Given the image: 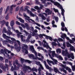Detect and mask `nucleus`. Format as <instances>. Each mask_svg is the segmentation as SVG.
<instances>
[{"label": "nucleus", "instance_id": "27", "mask_svg": "<svg viewBox=\"0 0 75 75\" xmlns=\"http://www.w3.org/2000/svg\"><path fill=\"white\" fill-rule=\"evenodd\" d=\"M6 51V49L3 50V49H1V52L2 54H3L4 52Z\"/></svg>", "mask_w": 75, "mask_h": 75}, {"label": "nucleus", "instance_id": "58", "mask_svg": "<svg viewBox=\"0 0 75 75\" xmlns=\"http://www.w3.org/2000/svg\"><path fill=\"white\" fill-rule=\"evenodd\" d=\"M16 42H17L18 45H19V46H20V45H21L20 44V41L18 40H17Z\"/></svg>", "mask_w": 75, "mask_h": 75}, {"label": "nucleus", "instance_id": "2", "mask_svg": "<svg viewBox=\"0 0 75 75\" xmlns=\"http://www.w3.org/2000/svg\"><path fill=\"white\" fill-rule=\"evenodd\" d=\"M5 66H4L3 64H1L0 65V67H1V68L5 72L6 71V69L7 68V70L8 71V65L7 64H5Z\"/></svg>", "mask_w": 75, "mask_h": 75}, {"label": "nucleus", "instance_id": "23", "mask_svg": "<svg viewBox=\"0 0 75 75\" xmlns=\"http://www.w3.org/2000/svg\"><path fill=\"white\" fill-rule=\"evenodd\" d=\"M18 19L21 22V23H24V20L22 19V18H18Z\"/></svg>", "mask_w": 75, "mask_h": 75}, {"label": "nucleus", "instance_id": "57", "mask_svg": "<svg viewBox=\"0 0 75 75\" xmlns=\"http://www.w3.org/2000/svg\"><path fill=\"white\" fill-rule=\"evenodd\" d=\"M42 1V3L43 4H45V1L44 0H40Z\"/></svg>", "mask_w": 75, "mask_h": 75}, {"label": "nucleus", "instance_id": "11", "mask_svg": "<svg viewBox=\"0 0 75 75\" xmlns=\"http://www.w3.org/2000/svg\"><path fill=\"white\" fill-rule=\"evenodd\" d=\"M67 47H70V50L72 51H73L74 49V46H72L71 44L69 43L67 45Z\"/></svg>", "mask_w": 75, "mask_h": 75}, {"label": "nucleus", "instance_id": "49", "mask_svg": "<svg viewBox=\"0 0 75 75\" xmlns=\"http://www.w3.org/2000/svg\"><path fill=\"white\" fill-rule=\"evenodd\" d=\"M34 8L36 10H38L40 8L38 6H35L34 7Z\"/></svg>", "mask_w": 75, "mask_h": 75}, {"label": "nucleus", "instance_id": "3", "mask_svg": "<svg viewBox=\"0 0 75 75\" xmlns=\"http://www.w3.org/2000/svg\"><path fill=\"white\" fill-rule=\"evenodd\" d=\"M23 72H24L25 73L27 72V70L29 69L30 70H31V68L29 66H27L25 65V64H24L23 66Z\"/></svg>", "mask_w": 75, "mask_h": 75}, {"label": "nucleus", "instance_id": "63", "mask_svg": "<svg viewBox=\"0 0 75 75\" xmlns=\"http://www.w3.org/2000/svg\"><path fill=\"white\" fill-rule=\"evenodd\" d=\"M52 14V11H50L48 12V15H50V14Z\"/></svg>", "mask_w": 75, "mask_h": 75}, {"label": "nucleus", "instance_id": "44", "mask_svg": "<svg viewBox=\"0 0 75 75\" xmlns=\"http://www.w3.org/2000/svg\"><path fill=\"white\" fill-rule=\"evenodd\" d=\"M61 66L63 68H64V69H65L67 66V65L66 64L64 65L62 64Z\"/></svg>", "mask_w": 75, "mask_h": 75}, {"label": "nucleus", "instance_id": "4", "mask_svg": "<svg viewBox=\"0 0 75 75\" xmlns=\"http://www.w3.org/2000/svg\"><path fill=\"white\" fill-rule=\"evenodd\" d=\"M22 49L23 51H25V53L27 54L28 53V46L26 45H24L23 47H22Z\"/></svg>", "mask_w": 75, "mask_h": 75}, {"label": "nucleus", "instance_id": "13", "mask_svg": "<svg viewBox=\"0 0 75 75\" xmlns=\"http://www.w3.org/2000/svg\"><path fill=\"white\" fill-rule=\"evenodd\" d=\"M54 6H57L58 7L60 8L62 6L59 3L57 2H54Z\"/></svg>", "mask_w": 75, "mask_h": 75}, {"label": "nucleus", "instance_id": "21", "mask_svg": "<svg viewBox=\"0 0 75 75\" xmlns=\"http://www.w3.org/2000/svg\"><path fill=\"white\" fill-rule=\"evenodd\" d=\"M47 62H48V64H49L50 66H51L52 65L50 63H52L53 62V61H50L48 59L47 60Z\"/></svg>", "mask_w": 75, "mask_h": 75}, {"label": "nucleus", "instance_id": "30", "mask_svg": "<svg viewBox=\"0 0 75 75\" xmlns=\"http://www.w3.org/2000/svg\"><path fill=\"white\" fill-rule=\"evenodd\" d=\"M63 46L64 47H62L61 48H62V49H63V50H65V47H66L65 43H63Z\"/></svg>", "mask_w": 75, "mask_h": 75}, {"label": "nucleus", "instance_id": "10", "mask_svg": "<svg viewBox=\"0 0 75 75\" xmlns=\"http://www.w3.org/2000/svg\"><path fill=\"white\" fill-rule=\"evenodd\" d=\"M43 42H44V43L42 44V45H43V47H48V48H50V50H52V48H50V46H48V45H47V42H46V41L45 40H44L43 41Z\"/></svg>", "mask_w": 75, "mask_h": 75}, {"label": "nucleus", "instance_id": "61", "mask_svg": "<svg viewBox=\"0 0 75 75\" xmlns=\"http://www.w3.org/2000/svg\"><path fill=\"white\" fill-rule=\"evenodd\" d=\"M58 40L59 41H63V39L61 38H59L58 39Z\"/></svg>", "mask_w": 75, "mask_h": 75}, {"label": "nucleus", "instance_id": "35", "mask_svg": "<svg viewBox=\"0 0 75 75\" xmlns=\"http://www.w3.org/2000/svg\"><path fill=\"white\" fill-rule=\"evenodd\" d=\"M54 71L55 73H57V72H59V71H58V70L57 68H54Z\"/></svg>", "mask_w": 75, "mask_h": 75}, {"label": "nucleus", "instance_id": "19", "mask_svg": "<svg viewBox=\"0 0 75 75\" xmlns=\"http://www.w3.org/2000/svg\"><path fill=\"white\" fill-rule=\"evenodd\" d=\"M0 23H1V24L2 25H3L5 24L6 23V21L4 20H3L2 21H1L0 22Z\"/></svg>", "mask_w": 75, "mask_h": 75}, {"label": "nucleus", "instance_id": "12", "mask_svg": "<svg viewBox=\"0 0 75 75\" xmlns=\"http://www.w3.org/2000/svg\"><path fill=\"white\" fill-rule=\"evenodd\" d=\"M35 63L37 65H39V66H40V67L42 69H44V68L42 67V66L41 64H40V62H36Z\"/></svg>", "mask_w": 75, "mask_h": 75}, {"label": "nucleus", "instance_id": "7", "mask_svg": "<svg viewBox=\"0 0 75 75\" xmlns=\"http://www.w3.org/2000/svg\"><path fill=\"white\" fill-rule=\"evenodd\" d=\"M44 63L46 68L47 69H49L50 71H53V69H52L51 67H50L48 65H47V63L46 62V61H44Z\"/></svg>", "mask_w": 75, "mask_h": 75}, {"label": "nucleus", "instance_id": "29", "mask_svg": "<svg viewBox=\"0 0 75 75\" xmlns=\"http://www.w3.org/2000/svg\"><path fill=\"white\" fill-rule=\"evenodd\" d=\"M52 45L54 46H57V43L54 42H52Z\"/></svg>", "mask_w": 75, "mask_h": 75}, {"label": "nucleus", "instance_id": "42", "mask_svg": "<svg viewBox=\"0 0 75 75\" xmlns=\"http://www.w3.org/2000/svg\"><path fill=\"white\" fill-rule=\"evenodd\" d=\"M32 71H37V69L35 68H33L32 69Z\"/></svg>", "mask_w": 75, "mask_h": 75}, {"label": "nucleus", "instance_id": "36", "mask_svg": "<svg viewBox=\"0 0 75 75\" xmlns=\"http://www.w3.org/2000/svg\"><path fill=\"white\" fill-rule=\"evenodd\" d=\"M69 54V53L68 52V50L66 49L65 50V55H68Z\"/></svg>", "mask_w": 75, "mask_h": 75}, {"label": "nucleus", "instance_id": "56", "mask_svg": "<svg viewBox=\"0 0 75 75\" xmlns=\"http://www.w3.org/2000/svg\"><path fill=\"white\" fill-rule=\"evenodd\" d=\"M39 38H42L43 37V36H42V34H40V35H38Z\"/></svg>", "mask_w": 75, "mask_h": 75}, {"label": "nucleus", "instance_id": "26", "mask_svg": "<svg viewBox=\"0 0 75 75\" xmlns=\"http://www.w3.org/2000/svg\"><path fill=\"white\" fill-rule=\"evenodd\" d=\"M35 60H37V59H38L39 61H42V59L40 57H35Z\"/></svg>", "mask_w": 75, "mask_h": 75}, {"label": "nucleus", "instance_id": "20", "mask_svg": "<svg viewBox=\"0 0 75 75\" xmlns=\"http://www.w3.org/2000/svg\"><path fill=\"white\" fill-rule=\"evenodd\" d=\"M14 20L11 21L10 23V25L11 27H13L14 25Z\"/></svg>", "mask_w": 75, "mask_h": 75}, {"label": "nucleus", "instance_id": "28", "mask_svg": "<svg viewBox=\"0 0 75 75\" xmlns=\"http://www.w3.org/2000/svg\"><path fill=\"white\" fill-rule=\"evenodd\" d=\"M25 60L24 59L21 58V62L22 63V64H23L24 62H25Z\"/></svg>", "mask_w": 75, "mask_h": 75}, {"label": "nucleus", "instance_id": "24", "mask_svg": "<svg viewBox=\"0 0 75 75\" xmlns=\"http://www.w3.org/2000/svg\"><path fill=\"white\" fill-rule=\"evenodd\" d=\"M10 7L9 6H8L6 9V11L5 12V14H7V12L8 11Z\"/></svg>", "mask_w": 75, "mask_h": 75}, {"label": "nucleus", "instance_id": "22", "mask_svg": "<svg viewBox=\"0 0 75 75\" xmlns=\"http://www.w3.org/2000/svg\"><path fill=\"white\" fill-rule=\"evenodd\" d=\"M5 42L6 44V45H7V46H8V47H10V45L8 44V43H9V42H8V41H7V40H5Z\"/></svg>", "mask_w": 75, "mask_h": 75}, {"label": "nucleus", "instance_id": "62", "mask_svg": "<svg viewBox=\"0 0 75 75\" xmlns=\"http://www.w3.org/2000/svg\"><path fill=\"white\" fill-rule=\"evenodd\" d=\"M11 69L12 71H13L14 70H16V69H14V68L13 67V66L11 67Z\"/></svg>", "mask_w": 75, "mask_h": 75}, {"label": "nucleus", "instance_id": "34", "mask_svg": "<svg viewBox=\"0 0 75 75\" xmlns=\"http://www.w3.org/2000/svg\"><path fill=\"white\" fill-rule=\"evenodd\" d=\"M9 13H7L6 16L5 17V19L6 20H8L9 19Z\"/></svg>", "mask_w": 75, "mask_h": 75}, {"label": "nucleus", "instance_id": "17", "mask_svg": "<svg viewBox=\"0 0 75 75\" xmlns=\"http://www.w3.org/2000/svg\"><path fill=\"white\" fill-rule=\"evenodd\" d=\"M46 40H48V39H49L50 41H52V37L48 36H46Z\"/></svg>", "mask_w": 75, "mask_h": 75}, {"label": "nucleus", "instance_id": "32", "mask_svg": "<svg viewBox=\"0 0 75 75\" xmlns=\"http://www.w3.org/2000/svg\"><path fill=\"white\" fill-rule=\"evenodd\" d=\"M7 34H8L9 35H12V34H13V33L11 32V30L7 31Z\"/></svg>", "mask_w": 75, "mask_h": 75}, {"label": "nucleus", "instance_id": "43", "mask_svg": "<svg viewBox=\"0 0 75 75\" xmlns=\"http://www.w3.org/2000/svg\"><path fill=\"white\" fill-rule=\"evenodd\" d=\"M53 10L55 13H58V10L55 9V8H53Z\"/></svg>", "mask_w": 75, "mask_h": 75}, {"label": "nucleus", "instance_id": "53", "mask_svg": "<svg viewBox=\"0 0 75 75\" xmlns=\"http://www.w3.org/2000/svg\"><path fill=\"white\" fill-rule=\"evenodd\" d=\"M31 34H29V35H28V39H30V38H31Z\"/></svg>", "mask_w": 75, "mask_h": 75}, {"label": "nucleus", "instance_id": "50", "mask_svg": "<svg viewBox=\"0 0 75 75\" xmlns=\"http://www.w3.org/2000/svg\"><path fill=\"white\" fill-rule=\"evenodd\" d=\"M3 10V8L1 7L0 9V15H1V14H2V11Z\"/></svg>", "mask_w": 75, "mask_h": 75}, {"label": "nucleus", "instance_id": "31", "mask_svg": "<svg viewBox=\"0 0 75 75\" xmlns=\"http://www.w3.org/2000/svg\"><path fill=\"white\" fill-rule=\"evenodd\" d=\"M55 51H53L52 52V57H54L55 56Z\"/></svg>", "mask_w": 75, "mask_h": 75}, {"label": "nucleus", "instance_id": "15", "mask_svg": "<svg viewBox=\"0 0 75 75\" xmlns=\"http://www.w3.org/2000/svg\"><path fill=\"white\" fill-rule=\"evenodd\" d=\"M28 56L29 58H32L33 59H35V57L34 55L32 54H28Z\"/></svg>", "mask_w": 75, "mask_h": 75}, {"label": "nucleus", "instance_id": "60", "mask_svg": "<svg viewBox=\"0 0 75 75\" xmlns=\"http://www.w3.org/2000/svg\"><path fill=\"white\" fill-rule=\"evenodd\" d=\"M8 31H11V27L10 26H8Z\"/></svg>", "mask_w": 75, "mask_h": 75}, {"label": "nucleus", "instance_id": "37", "mask_svg": "<svg viewBox=\"0 0 75 75\" xmlns=\"http://www.w3.org/2000/svg\"><path fill=\"white\" fill-rule=\"evenodd\" d=\"M37 49H38V50H44V48H43L42 47H40V46H38L37 47Z\"/></svg>", "mask_w": 75, "mask_h": 75}, {"label": "nucleus", "instance_id": "40", "mask_svg": "<svg viewBox=\"0 0 75 75\" xmlns=\"http://www.w3.org/2000/svg\"><path fill=\"white\" fill-rule=\"evenodd\" d=\"M24 33H25L26 35V36H28V35L29 34H30V33H29L27 32L25 30H24Z\"/></svg>", "mask_w": 75, "mask_h": 75}, {"label": "nucleus", "instance_id": "47", "mask_svg": "<svg viewBox=\"0 0 75 75\" xmlns=\"http://www.w3.org/2000/svg\"><path fill=\"white\" fill-rule=\"evenodd\" d=\"M61 25L62 27H65V24L64 22L61 23Z\"/></svg>", "mask_w": 75, "mask_h": 75}, {"label": "nucleus", "instance_id": "1", "mask_svg": "<svg viewBox=\"0 0 75 75\" xmlns=\"http://www.w3.org/2000/svg\"><path fill=\"white\" fill-rule=\"evenodd\" d=\"M16 23L17 25H21L24 28H26V29L28 30H30V27H29V25L27 23H26L25 24V25L23 24L20 23V22H18V21H16Z\"/></svg>", "mask_w": 75, "mask_h": 75}, {"label": "nucleus", "instance_id": "51", "mask_svg": "<svg viewBox=\"0 0 75 75\" xmlns=\"http://www.w3.org/2000/svg\"><path fill=\"white\" fill-rule=\"evenodd\" d=\"M23 66L21 64H18L17 65V67L18 68H20V67H22Z\"/></svg>", "mask_w": 75, "mask_h": 75}, {"label": "nucleus", "instance_id": "8", "mask_svg": "<svg viewBox=\"0 0 75 75\" xmlns=\"http://www.w3.org/2000/svg\"><path fill=\"white\" fill-rule=\"evenodd\" d=\"M30 18L28 16L26 18H25V19L26 20L28 21V23H31V21L32 23H35V21H34L32 20V19Z\"/></svg>", "mask_w": 75, "mask_h": 75}, {"label": "nucleus", "instance_id": "52", "mask_svg": "<svg viewBox=\"0 0 75 75\" xmlns=\"http://www.w3.org/2000/svg\"><path fill=\"white\" fill-rule=\"evenodd\" d=\"M19 10V6H18L15 9L16 11H18Z\"/></svg>", "mask_w": 75, "mask_h": 75}, {"label": "nucleus", "instance_id": "55", "mask_svg": "<svg viewBox=\"0 0 75 75\" xmlns=\"http://www.w3.org/2000/svg\"><path fill=\"white\" fill-rule=\"evenodd\" d=\"M50 10L49 9H47L45 11V12L47 13L48 12H49L50 11Z\"/></svg>", "mask_w": 75, "mask_h": 75}, {"label": "nucleus", "instance_id": "39", "mask_svg": "<svg viewBox=\"0 0 75 75\" xmlns=\"http://www.w3.org/2000/svg\"><path fill=\"white\" fill-rule=\"evenodd\" d=\"M56 51L57 52H59V53L61 52V49H58L56 50Z\"/></svg>", "mask_w": 75, "mask_h": 75}, {"label": "nucleus", "instance_id": "18", "mask_svg": "<svg viewBox=\"0 0 75 75\" xmlns=\"http://www.w3.org/2000/svg\"><path fill=\"white\" fill-rule=\"evenodd\" d=\"M61 37L62 38H63L64 40V39H65V38L67 37V35L65 33H63L61 35Z\"/></svg>", "mask_w": 75, "mask_h": 75}, {"label": "nucleus", "instance_id": "14", "mask_svg": "<svg viewBox=\"0 0 75 75\" xmlns=\"http://www.w3.org/2000/svg\"><path fill=\"white\" fill-rule=\"evenodd\" d=\"M60 9H61L62 12H61V14L62 16H64V13H65V10L63 8V7L62 6L60 8Z\"/></svg>", "mask_w": 75, "mask_h": 75}, {"label": "nucleus", "instance_id": "25", "mask_svg": "<svg viewBox=\"0 0 75 75\" xmlns=\"http://www.w3.org/2000/svg\"><path fill=\"white\" fill-rule=\"evenodd\" d=\"M16 48L17 51L19 52L20 51V50H21V47L20 46H18V47H17V48Z\"/></svg>", "mask_w": 75, "mask_h": 75}, {"label": "nucleus", "instance_id": "64", "mask_svg": "<svg viewBox=\"0 0 75 75\" xmlns=\"http://www.w3.org/2000/svg\"><path fill=\"white\" fill-rule=\"evenodd\" d=\"M35 3L37 4H40V2L38 1V0L35 1Z\"/></svg>", "mask_w": 75, "mask_h": 75}, {"label": "nucleus", "instance_id": "54", "mask_svg": "<svg viewBox=\"0 0 75 75\" xmlns=\"http://www.w3.org/2000/svg\"><path fill=\"white\" fill-rule=\"evenodd\" d=\"M7 31H6V28H4L3 30V32H4V33H7Z\"/></svg>", "mask_w": 75, "mask_h": 75}, {"label": "nucleus", "instance_id": "5", "mask_svg": "<svg viewBox=\"0 0 75 75\" xmlns=\"http://www.w3.org/2000/svg\"><path fill=\"white\" fill-rule=\"evenodd\" d=\"M28 8H30V7L27 6L25 8V10H26L27 11V13H29V14H30V16H32V17H34V16H35V15H34V14L31 11L28 10Z\"/></svg>", "mask_w": 75, "mask_h": 75}, {"label": "nucleus", "instance_id": "33", "mask_svg": "<svg viewBox=\"0 0 75 75\" xmlns=\"http://www.w3.org/2000/svg\"><path fill=\"white\" fill-rule=\"evenodd\" d=\"M25 62H27V63H28V64H31V61H30V60H29L25 59Z\"/></svg>", "mask_w": 75, "mask_h": 75}, {"label": "nucleus", "instance_id": "9", "mask_svg": "<svg viewBox=\"0 0 75 75\" xmlns=\"http://www.w3.org/2000/svg\"><path fill=\"white\" fill-rule=\"evenodd\" d=\"M67 57L68 58H71L72 59H74V54L72 53L69 54L67 55Z\"/></svg>", "mask_w": 75, "mask_h": 75}, {"label": "nucleus", "instance_id": "48", "mask_svg": "<svg viewBox=\"0 0 75 75\" xmlns=\"http://www.w3.org/2000/svg\"><path fill=\"white\" fill-rule=\"evenodd\" d=\"M11 40L13 41H14V42H16V39H15L13 38H11Z\"/></svg>", "mask_w": 75, "mask_h": 75}, {"label": "nucleus", "instance_id": "45", "mask_svg": "<svg viewBox=\"0 0 75 75\" xmlns=\"http://www.w3.org/2000/svg\"><path fill=\"white\" fill-rule=\"evenodd\" d=\"M71 68L73 71H74L75 70V65L72 66Z\"/></svg>", "mask_w": 75, "mask_h": 75}, {"label": "nucleus", "instance_id": "46", "mask_svg": "<svg viewBox=\"0 0 75 75\" xmlns=\"http://www.w3.org/2000/svg\"><path fill=\"white\" fill-rule=\"evenodd\" d=\"M59 20V19L58 18V17H56L55 18V20L56 22H57V23H58V22Z\"/></svg>", "mask_w": 75, "mask_h": 75}, {"label": "nucleus", "instance_id": "38", "mask_svg": "<svg viewBox=\"0 0 75 75\" xmlns=\"http://www.w3.org/2000/svg\"><path fill=\"white\" fill-rule=\"evenodd\" d=\"M33 32H30L31 33H32V36H34L35 35H37V34L35 33V32L33 31Z\"/></svg>", "mask_w": 75, "mask_h": 75}, {"label": "nucleus", "instance_id": "41", "mask_svg": "<svg viewBox=\"0 0 75 75\" xmlns=\"http://www.w3.org/2000/svg\"><path fill=\"white\" fill-rule=\"evenodd\" d=\"M41 17L43 20H46V18H45V17L44 15L42 16Z\"/></svg>", "mask_w": 75, "mask_h": 75}, {"label": "nucleus", "instance_id": "59", "mask_svg": "<svg viewBox=\"0 0 75 75\" xmlns=\"http://www.w3.org/2000/svg\"><path fill=\"white\" fill-rule=\"evenodd\" d=\"M14 46L15 47V48H16L18 47V45L17 43H16L14 45Z\"/></svg>", "mask_w": 75, "mask_h": 75}, {"label": "nucleus", "instance_id": "6", "mask_svg": "<svg viewBox=\"0 0 75 75\" xmlns=\"http://www.w3.org/2000/svg\"><path fill=\"white\" fill-rule=\"evenodd\" d=\"M30 49L31 51H32L33 53H34L35 56H37V53L35 51V50L33 46H31L30 47Z\"/></svg>", "mask_w": 75, "mask_h": 75}, {"label": "nucleus", "instance_id": "16", "mask_svg": "<svg viewBox=\"0 0 75 75\" xmlns=\"http://www.w3.org/2000/svg\"><path fill=\"white\" fill-rule=\"evenodd\" d=\"M3 37L4 38H6V40L7 38H10V37L4 34H3Z\"/></svg>", "mask_w": 75, "mask_h": 75}]
</instances>
